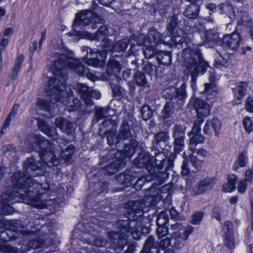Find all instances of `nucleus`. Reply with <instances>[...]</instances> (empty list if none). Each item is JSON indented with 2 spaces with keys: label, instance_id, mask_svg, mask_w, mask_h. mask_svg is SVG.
I'll list each match as a JSON object with an SVG mask.
<instances>
[{
  "label": "nucleus",
  "instance_id": "nucleus-35",
  "mask_svg": "<svg viewBox=\"0 0 253 253\" xmlns=\"http://www.w3.org/2000/svg\"><path fill=\"white\" fill-rule=\"evenodd\" d=\"M199 9V5L193 3L186 7L183 14L188 18L195 19L198 15Z\"/></svg>",
  "mask_w": 253,
  "mask_h": 253
},
{
  "label": "nucleus",
  "instance_id": "nucleus-56",
  "mask_svg": "<svg viewBox=\"0 0 253 253\" xmlns=\"http://www.w3.org/2000/svg\"><path fill=\"white\" fill-rule=\"evenodd\" d=\"M141 114L144 120H149L153 115V111L150 106L143 105L141 108Z\"/></svg>",
  "mask_w": 253,
  "mask_h": 253
},
{
  "label": "nucleus",
  "instance_id": "nucleus-24",
  "mask_svg": "<svg viewBox=\"0 0 253 253\" xmlns=\"http://www.w3.org/2000/svg\"><path fill=\"white\" fill-rule=\"evenodd\" d=\"M158 242H155L152 236H149L145 241L143 250L140 253H159Z\"/></svg>",
  "mask_w": 253,
  "mask_h": 253
},
{
  "label": "nucleus",
  "instance_id": "nucleus-34",
  "mask_svg": "<svg viewBox=\"0 0 253 253\" xmlns=\"http://www.w3.org/2000/svg\"><path fill=\"white\" fill-rule=\"evenodd\" d=\"M214 65L216 68L227 67L229 63V55L224 53L222 54L217 52L215 56Z\"/></svg>",
  "mask_w": 253,
  "mask_h": 253
},
{
  "label": "nucleus",
  "instance_id": "nucleus-19",
  "mask_svg": "<svg viewBox=\"0 0 253 253\" xmlns=\"http://www.w3.org/2000/svg\"><path fill=\"white\" fill-rule=\"evenodd\" d=\"M121 69L122 66L118 61L114 59H110L107 64V75L103 76L102 80L108 81L110 80L111 77L116 78L117 80L118 74L120 73Z\"/></svg>",
  "mask_w": 253,
  "mask_h": 253
},
{
  "label": "nucleus",
  "instance_id": "nucleus-58",
  "mask_svg": "<svg viewBox=\"0 0 253 253\" xmlns=\"http://www.w3.org/2000/svg\"><path fill=\"white\" fill-rule=\"evenodd\" d=\"M96 188H98L96 191H94V195L104 194L107 192L108 189V183L106 182L96 184Z\"/></svg>",
  "mask_w": 253,
  "mask_h": 253
},
{
  "label": "nucleus",
  "instance_id": "nucleus-38",
  "mask_svg": "<svg viewBox=\"0 0 253 253\" xmlns=\"http://www.w3.org/2000/svg\"><path fill=\"white\" fill-rule=\"evenodd\" d=\"M183 158L184 160L181 166V174L183 175H189L190 173L195 172L194 169L190 164V161L189 160V156H186L184 153Z\"/></svg>",
  "mask_w": 253,
  "mask_h": 253
},
{
  "label": "nucleus",
  "instance_id": "nucleus-17",
  "mask_svg": "<svg viewBox=\"0 0 253 253\" xmlns=\"http://www.w3.org/2000/svg\"><path fill=\"white\" fill-rule=\"evenodd\" d=\"M215 183V178L207 177L201 180L194 188L195 195L203 194L206 192L211 190Z\"/></svg>",
  "mask_w": 253,
  "mask_h": 253
},
{
  "label": "nucleus",
  "instance_id": "nucleus-33",
  "mask_svg": "<svg viewBox=\"0 0 253 253\" xmlns=\"http://www.w3.org/2000/svg\"><path fill=\"white\" fill-rule=\"evenodd\" d=\"M156 59L160 64L169 66L171 63V54L169 51H159L156 53Z\"/></svg>",
  "mask_w": 253,
  "mask_h": 253
},
{
  "label": "nucleus",
  "instance_id": "nucleus-29",
  "mask_svg": "<svg viewBox=\"0 0 253 253\" xmlns=\"http://www.w3.org/2000/svg\"><path fill=\"white\" fill-rule=\"evenodd\" d=\"M153 145L152 146V149L155 148H160V143H166L169 139V135L168 131H160L154 135Z\"/></svg>",
  "mask_w": 253,
  "mask_h": 253
},
{
  "label": "nucleus",
  "instance_id": "nucleus-52",
  "mask_svg": "<svg viewBox=\"0 0 253 253\" xmlns=\"http://www.w3.org/2000/svg\"><path fill=\"white\" fill-rule=\"evenodd\" d=\"M194 135L190 138L189 149L192 151V149L195 148V145L198 144L203 143L205 140V137L200 133H194Z\"/></svg>",
  "mask_w": 253,
  "mask_h": 253
},
{
  "label": "nucleus",
  "instance_id": "nucleus-27",
  "mask_svg": "<svg viewBox=\"0 0 253 253\" xmlns=\"http://www.w3.org/2000/svg\"><path fill=\"white\" fill-rule=\"evenodd\" d=\"M247 86V83L245 82H241L233 89L236 98L237 100V102H233V105H238L241 103V100L246 94Z\"/></svg>",
  "mask_w": 253,
  "mask_h": 253
},
{
  "label": "nucleus",
  "instance_id": "nucleus-22",
  "mask_svg": "<svg viewBox=\"0 0 253 253\" xmlns=\"http://www.w3.org/2000/svg\"><path fill=\"white\" fill-rule=\"evenodd\" d=\"M55 124L63 132L68 134H72L74 132L73 124L66 119L58 117L55 119Z\"/></svg>",
  "mask_w": 253,
  "mask_h": 253
},
{
  "label": "nucleus",
  "instance_id": "nucleus-5",
  "mask_svg": "<svg viewBox=\"0 0 253 253\" xmlns=\"http://www.w3.org/2000/svg\"><path fill=\"white\" fill-rule=\"evenodd\" d=\"M26 143L33 150L38 152L42 163L49 168L57 166L58 159L54 155L53 144L43 136L33 135L28 136Z\"/></svg>",
  "mask_w": 253,
  "mask_h": 253
},
{
  "label": "nucleus",
  "instance_id": "nucleus-25",
  "mask_svg": "<svg viewBox=\"0 0 253 253\" xmlns=\"http://www.w3.org/2000/svg\"><path fill=\"white\" fill-rule=\"evenodd\" d=\"M144 41H148L150 44H167V38L164 39L162 38L161 33L155 30H151L148 33V36L147 38H145Z\"/></svg>",
  "mask_w": 253,
  "mask_h": 253
},
{
  "label": "nucleus",
  "instance_id": "nucleus-46",
  "mask_svg": "<svg viewBox=\"0 0 253 253\" xmlns=\"http://www.w3.org/2000/svg\"><path fill=\"white\" fill-rule=\"evenodd\" d=\"M9 229L17 236V232H23L24 231V226L22 225L21 221L19 220H14L9 221L8 222Z\"/></svg>",
  "mask_w": 253,
  "mask_h": 253
},
{
  "label": "nucleus",
  "instance_id": "nucleus-12",
  "mask_svg": "<svg viewBox=\"0 0 253 253\" xmlns=\"http://www.w3.org/2000/svg\"><path fill=\"white\" fill-rule=\"evenodd\" d=\"M67 89V87L65 85L64 94L61 96L62 99L60 101L64 102L65 101L66 102L67 107L69 111H76L80 109L81 102L78 98L72 97L73 91L70 88L69 90Z\"/></svg>",
  "mask_w": 253,
  "mask_h": 253
},
{
  "label": "nucleus",
  "instance_id": "nucleus-53",
  "mask_svg": "<svg viewBox=\"0 0 253 253\" xmlns=\"http://www.w3.org/2000/svg\"><path fill=\"white\" fill-rule=\"evenodd\" d=\"M117 126V123L112 120V119H107L104 121L100 125L99 130V132L101 133L102 132L104 133L103 132L104 128H111L112 129L116 128Z\"/></svg>",
  "mask_w": 253,
  "mask_h": 253
},
{
  "label": "nucleus",
  "instance_id": "nucleus-31",
  "mask_svg": "<svg viewBox=\"0 0 253 253\" xmlns=\"http://www.w3.org/2000/svg\"><path fill=\"white\" fill-rule=\"evenodd\" d=\"M172 241V247L176 249L181 248L184 245V242L187 240L182 234V232L174 231L170 234Z\"/></svg>",
  "mask_w": 253,
  "mask_h": 253
},
{
  "label": "nucleus",
  "instance_id": "nucleus-21",
  "mask_svg": "<svg viewBox=\"0 0 253 253\" xmlns=\"http://www.w3.org/2000/svg\"><path fill=\"white\" fill-rule=\"evenodd\" d=\"M186 87V84L185 83H182L179 87H177L175 89V95L170 98V99H173L175 103L179 104L181 107L187 98Z\"/></svg>",
  "mask_w": 253,
  "mask_h": 253
},
{
  "label": "nucleus",
  "instance_id": "nucleus-49",
  "mask_svg": "<svg viewBox=\"0 0 253 253\" xmlns=\"http://www.w3.org/2000/svg\"><path fill=\"white\" fill-rule=\"evenodd\" d=\"M74 151L75 148L73 145H70L65 150L62 151L61 158L65 162H69L72 159Z\"/></svg>",
  "mask_w": 253,
  "mask_h": 253
},
{
  "label": "nucleus",
  "instance_id": "nucleus-50",
  "mask_svg": "<svg viewBox=\"0 0 253 253\" xmlns=\"http://www.w3.org/2000/svg\"><path fill=\"white\" fill-rule=\"evenodd\" d=\"M209 81V83H206L204 84L205 89L203 93L206 94H212L216 90L214 79L213 76H210Z\"/></svg>",
  "mask_w": 253,
  "mask_h": 253
},
{
  "label": "nucleus",
  "instance_id": "nucleus-47",
  "mask_svg": "<svg viewBox=\"0 0 253 253\" xmlns=\"http://www.w3.org/2000/svg\"><path fill=\"white\" fill-rule=\"evenodd\" d=\"M188 156L189 160L190 161V164L194 169V172L200 170L204 163V161L199 160L196 156L194 155L192 153Z\"/></svg>",
  "mask_w": 253,
  "mask_h": 253
},
{
  "label": "nucleus",
  "instance_id": "nucleus-63",
  "mask_svg": "<svg viewBox=\"0 0 253 253\" xmlns=\"http://www.w3.org/2000/svg\"><path fill=\"white\" fill-rule=\"evenodd\" d=\"M160 240L158 242L159 248H161L166 249L169 247V246H172V241L171 238L166 237L164 239H160Z\"/></svg>",
  "mask_w": 253,
  "mask_h": 253
},
{
  "label": "nucleus",
  "instance_id": "nucleus-8",
  "mask_svg": "<svg viewBox=\"0 0 253 253\" xmlns=\"http://www.w3.org/2000/svg\"><path fill=\"white\" fill-rule=\"evenodd\" d=\"M160 148L158 147L153 149L152 147H151L155 156L154 167L156 168L155 175H156L157 177L159 179V183L156 182L152 183L151 186L147 189L150 198L156 199V200L160 197L159 195L160 185L163 184L164 181L168 176L167 171L170 169H167L169 159L167 161L166 156L160 150Z\"/></svg>",
  "mask_w": 253,
  "mask_h": 253
},
{
  "label": "nucleus",
  "instance_id": "nucleus-61",
  "mask_svg": "<svg viewBox=\"0 0 253 253\" xmlns=\"http://www.w3.org/2000/svg\"><path fill=\"white\" fill-rule=\"evenodd\" d=\"M203 122L204 120L198 118L194 123L191 131L188 134L189 136H190L191 134L200 133L201 130L200 126Z\"/></svg>",
  "mask_w": 253,
  "mask_h": 253
},
{
  "label": "nucleus",
  "instance_id": "nucleus-11",
  "mask_svg": "<svg viewBox=\"0 0 253 253\" xmlns=\"http://www.w3.org/2000/svg\"><path fill=\"white\" fill-rule=\"evenodd\" d=\"M134 164L139 168H145L149 174L155 175L156 168L154 167L153 156L149 152H141L137 157L134 160Z\"/></svg>",
  "mask_w": 253,
  "mask_h": 253
},
{
  "label": "nucleus",
  "instance_id": "nucleus-18",
  "mask_svg": "<svg viewBox=\"0 0 253 253\" xmlns=\"http://www.w3.org/2000/svg\"><path fill=\"white\" fill-rule=\"evenodd\" d=\"M118 138L120 140H128L132 141L134 146H137L138 142L135 140V136L131 132L130 126L126 122H123L120 127L118 134Z\"/></svg>",
  "mask_w": 253,
  "mask_h": 253
},
{
  "label": "nucleus",
  "instance_id": "nucleus-57",
  "mask_svg": "<svg viewBox=\"0 0 253 253\" xmlns=\"http://www.w3.org/2000/svg\"><path fill=\"white\" fill-rule=\"evenodd\" d=\"M168 220V214L165 211H162L157 217L156 223L157 226H166Z\"/></svg>",
  "mask_w": 253,
  "mask_h": 253
},
{
  "label": "nucleus",
  "instance_id": "nucleus-42",
  "mask_svg": "<svg viewBox=\"0 0 253 253\" xmlns=\"http://www.w3.org/2000/svg\"><path fill=\"white\" fill-rule=\"evenodd\" d=\"M155 179H157L159 181V179L157 177L156 175L150 174V175L148 176L147 177H139L134 184L133 187L136 190H139L141 189L145 182L154 181Z\"/></svg>",
  "mask_w": 253,
  "mask_h": 253
},
{
  "label": "nucleus",
  "instance_id": "nucleus-51",
  "mask_svg": "<svg viewBox=\"0 0 253 253\" xmlns=\"http://www.w3.org/2000/svg\"><path fill=\"white\" fill-rule=\"evenodd\" d=\"M130 43L129 39H124L118 41L114 45V51H124Z\"/></svg>",
  "mask_w": 253,
  "mask_h": 253
},
{
  "label": "nucleus",
  "instance_id": "nucleus-16",
  "mask_svg": "<svg viewBox=\"0 0 253 253\" xmlns=\"http://www.w3.org/2000/svg\"><path fill=\"white\" fill-rule=\"evenodd\" d=\"M42 163L32 157L28 158L23 166L28 174L33 175H42L43 173L42 171Z\"/></svg>",
  "mask_w": 253,
  "mask_h": 253
},
{
  "label": "nucleus",
  "instance_id": "nucleus-9",
  "mask_svg": "<svg viewBox=\"0 0 253 253\" xmlns=\"http://www.w3.org/2000/svg\"><path fill=\"white\" fill-rule=\"evenodd\" d=\"M186 127L184 126L176 124L172 129V134L173 138V153L171 154L168 162L167 169H171L174 165V160L176 155L181 153L185 147V134Z\"/></svg>",
  "mask_w": 253,
  "mask_h": 253
},
{
  "label": "nucleus",
  "instance_id": "nucleus-43",
  "mask_svg": "<svg viewBox=\"0 0 253 253\" xmlns=\"http://www.w3.org/2000/svg\"><path fill=\"white\" fill-rule=\"evenodd\" d=\"M219 9L220 13L225 14L231 19H234L235 15L232 6L227 3H222L219 5Z\"/></svg>",
  "mask_w": 253,
  "mask_h": 253
},
{
  "label": "nucleus",
  "instance_id": "nucleus-6",
  "mask_svg": "<svg viewBox=\"0 0 253 253\" xmlns=\"http://www.w3.org/2000/svg\"><path fill=\"white\" fill-rule=\"evenodd\" d=\"M182 58L184 64L191 77V87L196 85L197 77L199 74L204 73L209 67L207 62L203 58L200 51L197 47L187 48L183 50Z\"/></svg>",
  "mask_w": 253,
  "mask_h": 253
},
{
  "label": "nucleus",
  "instance_id": "nucleus-59",
  "mask_svg": "<svg viewBox=\"0 0 253 253\" xmlns=\"http://www.w3.org/2000/svg\"><path fill=\"white\" fill-rule=\"evenodd\" d=\"M183 38L179 35L172 36L169 40H167V44L169 46L181 44L183 42Z\"/></svg>",
  "mask_w": 253,
  "mask_h": 253
},
{
  "label": "nucleus",
  "instance_id": "nucleus-39",
  "mask_svg": "<svg viewBox=\"0 0 253 253\" xmlns=\"http://www.w3.org/2000/svg\"><path fill=\"white\" fill-rule=\"evenodd\" d=\"M247 160V152L246 151H243L239 154L237 161L234 164L233 170H237L239 168L245 167L246 166Z\"/></svg>",
  "mask_w": 253,
  "mask_h": 253
},
{
  "label": "nucleus",
  "instance_id": "nucleus-30",
  "mask_svg": "<svg viewBox=\"0 0 253 253\" xmlns=\"http://www.w3.org/2000/svg\"><path fill=\"white\" fill-rule=\"evenodd\" d=\"M130 170H125L120 173L116 177V180L118 183L126 186H128L130 182L134 179V176Z\"/></svg>",
  "mask_w": 253,
  "mask_h": 253
},
{
  "label": "nucleus",
  "instance_id": "nucleus-40",
  "mask_svg": "<svg viewBox=\"0 0 253 253\" xmlns=\"http://www.w3.org/2000/svg\"><path fill=\"white\" fill-rule=\"evenodd\" d=\"M87 243L93 245L97 247H105L107 244L106 239L102 236H92L91 238L86 239Z\"/></svg>",
  "mask_w": 253,
  "mask_h": 253
},
{
  "label": "nucleus",
  "instance_id": "nucleus-32",
  "mask_svg": "<svg viewBox=\"0 0 253 253\" xmlns=\"http://www.w3.org/2000/svg\"><path fill=\"white\" fill-rule=\"evenodd\" d=\"M181 17L178 15H172L169 16L167 20L166 29L170 33H172L179 27L181 21Z\"/></svg>",
  "mask_w": 253,
  "mask_h": 253
},
{
  "label": "nucleus",
  "instance_id": "nucleus-7",
  "mask_svg": "<svg viewBox=\"0 0 253 253\" xmlns=\"http://www.w3.org/2000/svg\"><path fill=\"white\" fill-rule=\"evenodd\" d=\"M54 74L55 77L49 80L48 85L45 88L47 95L50 97V101L38 99L37 102V105L39 107L46 111H50L51 104L60 102L62 99L61 96L64 94L66 75L64 73L60 72L61 76L59 77L55 70Z\"/></svg>",
  "mask_w": 253,
  "mask_h": 253
},
{
  "label": "nucleus",
  "instance_id": "nucleus-45",
  "mask_svg": "<svg viewBox=\"0 0 253 253\" xmlns=\"http://www.w3.org/2000/svg\"><path fill=\"white\" fill-rule=\"evenodd\" d=\"M237 15L238 23L240 25L250 26L251 23V18L249 14L246 11L240 10Z\"/></svg>",
  "mask_w": 253,
  "mask_h": 253
},
{
  "label": "nucleus",
  "instance_id": "nucleus-41",
  "mask_svg": "<svg viewBox=\"0 0 253 253\" xmlns=\"http://www.w3.org/2000/svg\"><path fill=\"white\" fill-rule=\"evenodd\" d=\"M17 236L14 235L9 229H5L3 227H0V240L4 242H8L16 238Z\"/></svg>",
  "mask_w": 253,
  "mask_h": 253
},
{
  "label": "nucleus",
  "instance_id": "nucleus-44",
  "mask_svg": "<svg viewBox=\"0 0 253 253\" xmlns=\"http://www.w3.org/2000/svg\"><path fill=\"white\" fill-rule=\"evenodd\" d=\"M104 133L107 137V142L109 145H117L120 142V140L118 138V136H116V132L112 130H106Z\"/></svg>",
  "mask_w": 253,
  "mask_h": 253
},
{
  "label": "nucleus",
  "instance_id": "nucleus-20",
  "mask_svg": "<svg viewBox=\"0 0 253 253\" xmlns=\"http://www.w3.org/2000/svg\"><path fill=\"white\" fill-rule=\"evenodd\" d=\"M125 162L122 159L116 158L110 164L103 167L102 172L105 174L112 175L125 167Z\"/></svg>",
  "mask_w": 253,
  "mask_h": 253
},
{
  "label": "nucleus",
  "instance_id": "nucleus-48",
  "mask_svg": "<svg viewBox=\"0 0 253 253\" xmlns=\"http://www.w3.org/2000/svg\"><path fill=\"white\" fill-rule=\"evenodd\" d=\"M135 84L140 86L148 87V81L145 75L141 72H137L134 75Z\"/></svg>",
  "mask_w": 253,
  "mask_h": 253
},
{
  "label": "nucleus",
  "instance_id": "nucleus-55",
  "mask_svg": "<svg viewBox=\"0 0 253 253\" xmlns=\"http://www.w3.org/2000/svg\"><path fill=\"white\" fill-rule=\"evenodd\" d=\"M16 114L17 112L13 111H11L3 124L2 129L1 131H0V137H1L3 134H4V129L9 127L12 119L15 118Z\"/></svg>",
  "mask_w": 253,
  "mask_h": 253
},
{
  "label": "nucleus",
  "instance_id": "nucleus-15",
  "mask_svg": "<svg viewBox=\"0 0 253 253\" xmlns=\"http://www.w3.org/2000/svg\"><path fill=\"white\" fill-rule=\"evenodd\" d=\"M76 89L83 100L86 106H91L93 102L91 99L92 88L83 83H78L76 85Z\"/></svg>",
  "mask_w": 253,
  "mask_h": 253
},
{
  "label": "nucleus",
  "instance_id": "nucleus-14",
  "mask_svg": "<svg viewBox=\"0 0 253 253\" xmlns=\"http://www.w3.org/2000/svg\"><path fill=\"white\" fill-rule=\"evenodd\" d=\"M193 106L196 110L198 118L202 119L210 115L209 105L201 98H193L191 101Z\"/></svg>",
  "mask_w": 253,
  "mask_h": 253
},
{
  "label": "nucleus",
  "instance_id": "nucleus-3",
  "mask_svg": "<svg viewBox=\"0 0 253 253\" xmlns=\"http://www.w3.org/2000/svg\"><path fill=\"white\" fill-rule=\"evenodd\" d=\"M70 36H81L86 39L94 41L101 40V46L104 49L102 51L97 50L93 51L91 48L88 47H83V50L89 52L90 55L93 53H97L100 57V59L98 58V56L95 57H91L85 59L83 58L84 62L86 64L91 65L95 67H101L104 65V60L106 56V53L107 51H114V45L112 42L107 37L109 35V31L108 28L105 25L101 26L98 30L93 34L88 32H84L81 33L80 31H74L69 33Z\"/></svg>",
  "mask_w": 253,
  "mask_h": 253
},
{
  "label": "nucleus",
  "instance_id": "nucleus-2",
  "mask_svg": "<svg viewBox=\"0 0 253 253\" xmlns=\"http://www.w3.org/2000/svg\"><path fill=\"white\" fill-rule=\"evenodd\" d=\"M155 199H151L148 202L137 200L128 203L126 213L127 219L117 221L115 225L118 230L111 231L108 233V236L112 244L119 248H123L127 242L126 236L131 234L134 239H139L140 230L141 229V221L143 214V210L146 206L153 204Z\"/></svg>",
  "mask_w": 253,
  "mask_h": 253
},
{
  "label": "nucleus",
  "instance_id": "nucleus-60",
  "mask_svg": "<svg viewBox=\"0 0 253 253\" xmlns=\"http://www.w3.org/2000/svg\"><path fill=\"white\" fill-rule=\"evenodd\" d=\"M143 64V69L144 72L149 75H152L156 70V66L148 61H144Z\"/></svg>",
  "mask_w": 253,
  "mask_h": 253
},
{
  "label": "nucleus",
  "instance_id": "nucleus-28",
  "mask_svg": "<svg viewBox=\"0 0 253 253\" xmlns=\"http://www.w3.org/2000/svg\"><path fill=\"white\" fill-rule=\"evenodd\" d=\"M137 146H134L132 145V141H129V144H125L124 146V149L123 153L121 152H118L115 154V157L116 158L122 159L124 161L125 158H130L134 153V149Z\"/></svg>",
  "mask_w": 253,
  "mask_h": 253
},
{
  "label": "nucleus",
  "instance_id": "nucleus-37",
  "mask_svg": "<svg viewBox=\"0 0 253 253\" xmlns=\"http://www.w3.org/2000/svg\"><path fill=\"white\" fill-rule=\"evenodd\" d=\"M24 60V56L23 54L19 55L16 58L12 71L10 75V77L12 80L17 78Z\"/></svg>",
  "mask_w": 253,
  "mask_h": 253
},
{
  "label": "nucleus",
  "instance_id": "nucleus-13",
  "mask_svg": "<svg viewBox=\"0 0 253 253\" xmlns=\"http://www.w3.org/2000/svg\"><path fill=\"white\" fill-rule=\"evenodd\" d=\"M241 43V38L236 33L225 35L222 38V45L224 48L233 50H237Z\"/></svg>",
  "mask_w": 253,
  "mask_h": 253
},
{
  "label": "nucleus",
  "instance_id": "nucleus-4",
  "mask_svg": "<svg viewBox=\"0 0 253 253\" xmlns=\"http://www.w3.org/2000/svg\"><path fill=\"white\" fill-rule=\"evenodd\" d=\"M68 53L69 55L60 52L53 53V58H55L52 60L54 62L53 68L59 77L61 76L60 72L64 73L66 75V79H67V73L64 69L68 67L79 75L85 76L90 81H94L96 76L93 73L88 72V69H85L84 65L79 59H75L72 56V51H69Z\"/></svg>",
  "mask_w": 253,
  "mask_h": 253
},
{
  "label": "nucleus",
  "instance_id": "nucleus-64",
  "mask_svg": "<svg viewBox=\"0 0 253 253\" xmlns=\"http://www.w3.org/2000/svg\"><path fill=\"white\" fill-rule=\"evenodd\" d=\"M204 216V213L199 211L195 213L192 216L191 223L193 224H199L202 220Z\"/></svg>",
  "mask_w": 253,
  "mask_h": 253
},
{
  "label": "nucleus",
  "instance_id": "nucleus-10",
  "mask_svg": "<svg viewBox=\"0 0 253 253\" xmlns=\"http://www.w3.org/2000/svg\"><path fill=\"white\" fill-rule=\"evenodd\" d=\"M105 20L92 11L86 9L81 11L76 14L73 27L76 28L77 26H89L94 30L97 27L98 24H102Z\"/></svg>",
  "mask_w": 253,
  "mask_h": 253
},
{
  "label": "nucleus",
  "instance_id": "nucleus-23",
  "mask_svg": "<svg viewBox=\"0 0 253 253\" xmlns=\"http://www.w3.org/2000/svg\"><path fill=\"white\" fill-rule=\"evenodd\" d=\"M181 107L180 104L175 103L173 99H170L164 105L161 113L162 117L163 119H168L173 113L174 109H179Z\"/></svg>",
  "mask_w": 253,
  "mask_h": 253
},
{
  "label": "nucleus",
  "instance_id": "nucleus-26",
  "mask_svg": "<svg viewBox=\"0 0 253 253\" xmlns=\"http://www.w3.org/2000/svg\"><path fill=\"white\" fill-rule=\"evenodd\" d=\"M221 126V122L217 118H213L212 120H208L203 129L204 132L206 134H211L212 128L217 135V131L220 129Z\"/></svg>",
  "mask_w": 253,
  "mask_h": 253
},
{
  "label": "nucleus",
  "instance_id": "nucleus-1",
  "mask_svg": "<svg viewBox=\"0 0 253 253\" xmlns=\"http://www.w3.org/2000/svg\"><path fill=\"white\" fill-rule=\"evenodd\" d=\"M14 192L6 191L1 196L0 214H10L13 213L11 205L20 202L31 205L37 208L43 209L46 207V201L40 196L47 191L49 185L47 183L40 184L35 181L27 174L16 172L12 176Z\"/></svg>",
  "mask_w": 253,
  "mask_h": 253
},
{
  "label": "nucleus",
  "instance_id": "nucleus-54",
  "mask_svg": "<svg viewBox=\"0 0 253 253\" xmlns=\"http://www.w3.org/2000/svg\"><path fill=\"white\" fill-rule=\"evenodd\" d=\"M108 109L104 107L96 108L95 110V117L97 121L99 120L103 119L109 116Z\"/></svg>",
  "mask_w": 253,
  "mask_h": 253
},
{
  "label": "nucleus",
  "instance_id": "nucleus-36",
  "mask_svg": "<svg viewBox=\"0 0 253 253\" xmlns=\"http://www.w3.org/2000/svg\"><path fill=\"white\" fill-rule=\"evenodd\" d=\"M143 51L146 58H151L154 54L156 55V53L157 52L156 51V46L149 43L148 41H143Z\"/></svg>",
  "mask_w": 253,
  "mask_h": 253
},
{
  "label": "nucleus",
  "instance_id": "nucleus-62",
  "mask_svg": "<svg viewBox=\"0 0 253 253\" xmlns=\"http://www.w3.org/2000/svg\"><path fill=\"white\" fill-rule=\"evenodd\" d=\"M27 245L30 249H37L42 246L43 242L42 240L40 239H35L30 240Z\"/></svg>",
  "mask_w": 253,
  "mask_h": 253
}]
</instances>
